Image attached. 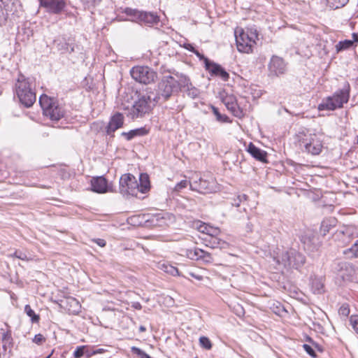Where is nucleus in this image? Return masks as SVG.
<instances>
[{"label":"nucleus","instance_id":"obj_1","mask_svg":"<svg viewBox=\"0 0 358 358\" xmlns=\"http://www.w3.org/2000/svg\"><path fill=\"white\" fill-rule=\"evenodd\" d=\"M274 262L279 266L286 269H299L306 262L305 256L294 249H289L278 252L273 257Z\"/></svg>","mask_w":358,"mask_h":358},{"label":"nucleus","instance_id":"obj_2","mask_svg":"<svg viewBox=\"0 0 358 358\" xmlns=\"http://www.w3.org/2000/svg\"><path fill=\"white\" fill-rule=\"evenodd\" d=\"M15 92L20 102L25 107H31L36 99V93L32 89L29 78L20 75L15 83Z\"/></svg>","mask_w":358,"mask_h":358},{"label":"nucleus","instance_id":"obj_3","mask_svg":"<svg viewBox=\"0 0 358 358\" xmlns=\"http://www.w3.org/2000/svg\"><path fill=\"white\" fill-rule=\"evenodd\" d=\"M349 97L350 85L345 83L342 89L336 91L332 96L323 99L318 106V110H334L336 108H342L343 104L348 101Z\"/></svg>","mask_w":358,"mask_h":358},{"label":"nucleus","instance_id":"obj_4","mask_svg":"<svg viewBox=\"0 0 358 358\" xmlns=\"http://www.w3.org/2000/svg\"><path fill=\"white\" fill-rule=\"evenodd\" d=\"M177 90V80L171 76H164L158 84L156 94L152 96V105L165 102Z\"/></svg>","mask_w":358,"mask_h":358},{"label":"nucleus","instance_id":"obj_5","mask_svg":"<svg viewBox=\"0 0 358 358\" xmlns=\"http://www.w3.org/2000/svg\"><path fill=\"white\" fill-rule=\"evenodd\" d=\"M39 103L43 109V115L52 121H58L64 115L63 108L52 98L46 94L39 97Z\"/></svg>","mask_w":358,"mask_h":358},{"label":"nucleus","instance_id":"obj_6","mask_svg":"<svg viewBox=\"0 0 358 358\" xmlns=\"http://www.w3.org/2000/svg\"><path fill=\"white\" fill-rule=\"evenodd\" d=\"M299 143L302 152L311 155H318L323 148L322 141L315 134L299 136Z\"/></svg>","mask_w":358,"mask_h":358},{"label":"nucleus","instance_id":"obj_7","mask_svg":"<svg viewBox=\"0 0 358 358\" xmlns=\"http://www.w3.org/2000/svg\"><path fill=\"white\" fill-rule=\"evenodd\" d=\"M152 95H143L134 101L131 108L129 110L127 116L135 120L143 117L149 114L152 109Z\"/></svg>","mask_w":358,"mask_h":358},{"label":"nucleus","instance_id":"obj_8","mask_svg":"<svg viewBox=\"0 0 358 358\" xmlns=\"http://www.w3.org/2000/svg\"><path fill=\"white\" fill-rule=\"evenodd\" d=\"M237 49L241 52L250 53L252 52L253 45L256 43L258 36L255 32H245L241 30L238 35L235 31Z\"/></svg>","mask_w":358,"mask_h":358},{"label":"nucleus","instance_id":"obj_9","mask_svg":"<svg viewBox=\"0 0 358 358\" xmlns=\"http://www.w3.org/2000/svg\"><path fill=\"white\" fill-rule=\"evenodd\" d=\"M130 73L136 81L145 85L154 82L157 77V74L154 70L144 66H134L131 69Z\"/></svg>","mask_w":358,"mask_h":358},{"label":"nucleus","instance_id":"obj_10","mask_svg":"<svg viewBox=\"0 0 358 358\" xmlns=\"http://www.w3.org/2000/svg\"><path fill=\"white\" fill-rule=\"evenodd\" d=\"M190 189L193 191H196L201 194H210L216 192L217 189L215 180L210 177L204 178L202 177H196L189 183Z\"/></svg>","mask_w":358,"mask_h":358},{"label":"nucleus","instance_id":"obj_11","mask_svg":"<svg viewBox=\"0 0 358 358\" xmlns=\"http://www.w3.org/2000/svg\"><path fill=\"white\" fill-rule=\"evenodd\" d=\"M120 192L123 196L138 195V181L131 173L123 174L120 179Z\"/></svg>","mask_w":358,"mask_h":358},{"label":"nucleus","instance_id":"obj_12","mask_svg":"<svg viewBox=\"0 0 358 358\" xmlns=\"http://www.w3.org/2000/svg\"><path fill=\"white\" fill-rule=\"evenodd\" d=\"M39 5L49 14L59 15L66 6L64 0H38Z\"/></svg>","mask_w":358,"mask_h":358},{"label":"nucleus","instance_id":"obj_13","mask_svg":"<svg viewBox=\"0 0 358 358\" xmlns=\"http://www.w3.org/2000/svg\"><path fill=\"white\" fill-rule=\"evenodd\" d=\"M124 116L122 113L117 112L110 118V120L106 127V133L107 135L113 137L114 133L118 129L122 127L124 124Z\"/></svg>","mask_w":358,"mask_h":358},{"label":"nucleus","instance_id":"obj_14","mask_svg":"<svg viewBox=\"0 0 358 358\" xmlns=\"http://www.w3.org/2000/svg\"><path fill=\"white\" fill-rule=\"evenodd\" d=\"M271 75L278 76L286 71V64L282 58L273 55L268 65Z\"/></svg>","mask_w":358,"mask_h":358},{"label":"nucleus","instance_id":"obj_15","mask_svg":"<svg viewBox=\"0 0 358 358\" xmlns=\"http://www.w3.org/2000/svg\"><path fill=\"white\" fill-rule=\"evenodd\" d=\"M206 70L209 72L210 76L220 77L224 81H227L229 78V74L221 65L209 59L206 61Z\"/></svg>","mask_w":358,"mask_h":358},{"label":"nucleus","instance_id":"obj_16","mask_svg":"<svg viewBox=\"0 0 358 358\" xmlns=\"http://www.w3.org/2000/svg\"><path fill=\"white\" fill-rule=\"evenodd\" d=\"M1 344L0 358H10L12 355L13 338L9 332L3 334Z\"/></svg>","mask_w":358,"mask_h":358},{"label":"nucleus","instance_id":"obj_17","mask_svg":"<svg viewBox=\"0 0 358 358\" xmlns=\"http://www.w3.org/2000/svg\"><path fill=\"white\" fill-rule=\"evenodd\" d=\"M186 256L192 260L201 259L206 262H211L213 261V257L209 252L198 248L187 249L186 250Z\"/></svg>","mask_w":358,"mask_h":358},{"label":"nucleus","instance_id":"obj_18","mask_svg":"<svg viewBox=\"0 0 358 358\" xmlns=\"http://www.w3.org/2000/svg\"><path fill=\"white\" fill-rule=\"evenodd\" d=\"M54 44L61 54L74 52V44L69 43V40L63 36L57 37L54 40Z\"/></svg>","mask_w":358,"mask_h":358},{"label":"nucleus","instance_id":"obj_19","mask_svg":"<svg viewBox=\"0 0 358 358\" xmlns=\"http://www.w3.org/2000/svg\"><path fill=\"white\" fill-rule=\"evenodd\" d=\"M92 190L94 192L103 194L109 191L106 179L103 176L93 178L91 180Z\"/></svg>","mask_w":358,"mask_h":358},{"label":"nucleus","instance_id":"obj_20","mask_svg":"<svg viewBox=\"0 0 358 358\" xmlns=\"http://www.w3.org/2000/svg\"><path fill=\"white\" fill-rule=\"evenodd\" d=\"M247 151L250 153V155L254 157L255 159L262 162H266L267 159V152L257 146H255L252 143H250Z\"/></svg>","mask_w":358,"mask_h":358},{"label":"nucleus","instance_id":"obj_21","mask_svg":"<svg viewBox=\"0 0 358 358\" xmlns=\"http://www.w3.org/2000/svg\"><path fill=\"white\" fill-rule=\"evenodd\" d=\"M224 104L227 108L236 117L241 118L243 117V110L238 106L233 97L227 98L224 100Z\"/></svg>","mask_w":358,"mask_h":358},{"label":"nucleus","instance_id":"obj_22","mask_svg":"<svg viewBox=\"0 0 358 358\" xmlns=\"http://www.w3.org/2000/svg\"><path fill=\"white\" fill-rule=\"evenodd\" d=\"M134 15L138 16L141 21L146 24H157L159 21L158 16L153 13L134 10Z\"/></svg>","mask_w":358,"mask_h":358},{"label":"nucleus","instance_id":"obj_23","mask_svg":"<svg viewBox=\"0 0 358 358\" xmlns=\"http://www.w3.org/2000/svg\"><path fill=\"white\" fill-rule=\"evenodd\" d=\"M337 223V220L335 217H327L323 220L320 227V234L322 236H326L330 230L335 227Z\"/></svg>","mask_w":358,"mask_h":358},{"label":"nucleus","instance_id":"obj_24","mask_svg":"<svg viewBox=\"0 0 358 358\" xmlns=\"http://www.w3.org/2000/svg\"><path fill=\"white\" fill-rule=\"evenodd\" d=\"M150 189L149 176L147 173H141L138 182V193H146Z\"/></svg>","mask_w":358,"mask_h":358},{"label":"nucleus","instance_id":"obj_25","mask_svg":"<svg viewBox=\"0 0 358 358\" xmlns=\"http://www.w3.org/2000/svg\"><path fill=\"white\" fill-rule=\"evenodd\" d=\"M207 242L206 245L211 248H227L228 243L224 240L218 238V236H214L209 238L208 240L206 239Z\"/></svg>","mask_w":358,"mask_h":358},{"label":"nucleus","instance_id":"obj_26","mask_svg":"<svg viewBox=\"0 0 358 358\" xmlns=\"http://www.w3.org/2000/svg\"><path fill=\"white\" fill-rule=\"evenodd\" d=\"M66 308L69 313L78 314L80 311V305L79 301L73 297L66 299Z\"/></svg>","mask_w":358,"mask_h":358},{"label":"nucleus","instance_id":"obj_27","mask_svg":"<svg viewBox=\"0 0 358 358\" xmlns=\"http://www.w3.org/2000/svg\"><path fill=\"white\" fill-rule=\"evenodd\" d=\"M148 130L145 127L131 130L128 132H122V136H124L127 141H131L136 136H142L148 134Z\"/></svg>","mask_w":358,"mask_h":358},{"label":"nucleus","instance_id":"obj_28","mask_svg":"<svg viewBox=\"0 0 358 358\" xmlns=\"http://www.w3.org/2000/svg\"><path fill=\"white\" fill-rule=\"evenodd\" d=\"M198 229L201 232L208 235L210 238L214 236H219L221 232L219 228L213 227L204 223L201 224Z\"/></svg>","mask_w":358,"mask_h":358},{"label":"nucleus","instance_id":"obj_29","mask_svg":"<svg viewBox=\"0 0 358 358\" xmlns=\"http://www.w3.org/2000/svg\"><path fill=\"white\" fill-rule=\"evenodd\" d=\"M311 287L315 294H321L323 291V282L322 278L316 276L310 278Z\"/></svg>","mask_w":358,"mask_h":358},{"label":"nucleus","instance_id":"obj_30","mask_svg":"<svg viewBox=\"0 0 358 358\" xmlns=\"http://www.w3.org/2000/svg\"><path fill=\"white\" fill-rule=\"evenodd\" d=\"M159 268L165 273H169L171 275H179V271L178 268L168 263L160 264Z\"/></svg>","mask_w":358,"mask_h":358},{"label":"nucleus","instance_id":"obj_31","mask_svg":"<svg viewBox=\"0 0 358 358\" xmlns=\"http://www.w3.org/2000/svg\"><path fill=\"white\" fill-rule=\"evenodd\" d=\"M343 254L349 258H356L358 257V239L352 245L343 251Z\"/></svg>","mask_w":358,"mask_h":358},{"label":"nucleus","instance_id":"obj_32","mask_svg":"<svg viewBox=\"0 0 358 358\" xmlns=\"http://www.w3.org/2000/svg\"><path fill=\"white\" fill-rule=\"evenodd\" d=\"M212 111L213 114L216 117L217 121L222 122V123H230L231 122V120H230L229 117L227 116L226 115H222L219 112V110L217 108L212 106Z\"/></svg>","mask_w":358,"mask_h":358},{"label":"nucleus","instance_id":"obj_33","mask_svg":"<svg viewBox=\"0 0 358 358\" xmlns=\"http://www.w3.org/2000/svg\"><path fill=\"white\" fill-rule=\"evenodd\" d=\"M352 45L353 41L351 40L341 41L336 45V50L339 52L350 48Z\"/></svg>","mask_w":358,"mask_h":358},{"label":"nucleus","instance_id":"obj_34","mask_svg":"<svg viewBox=\"0 0 358 358\" xmlns=\"http://www.w3.org/2000/svg\"><path fill=\"white\" fill-rule=\"evenodd\" d=\"M349 0H327V5L332 9H338L343 7Z\"/></svg>","mask_w":358,"mask_h":358},{"label":"nucleus","instance_id":"obj_35","mask_svg":"<svg viewBox=\"0 0 358 358\" xmlns=\"http://www.w3.org/2000/svg\"><path fill=\"white\" fill-rule=\"evenodd\" d=\"M24 312L27 315L31 318V320L33 323L38 322L40 320V317L38 315H36L34 310L31 309L29 305H26L24 307Z\"/></svg>","mask_w":358,"mask_h":358},{"label":"nucleus","instance_id":"obj_36","mask_svg":"<svg viewBox=\"0 0 358 358\" xmlns=\"http://www.w3.org/2000/svg\"><path fill=\"white\" fill-rule=\"evenodd\" d=\"M188 96L192 99H195L199 96L200 91L199 89L193 86L192 84H189V86L185 90Z\"/></svg>","mask_w":358,"mask_h":358},{"label":"nucleus","instance_id":"obj_37","mask_svg":"<svg viewBox=\"0 0 358 358\" xmlns=\"http://www.w3.org/2000/svg\"><path fill=\"white\" fill-rule=\"evenodd\" d=\"M178 87H180L181 88H183L185 90L188 86L189 84H192L189 78L187 77L186 76H180L179 78V80H178Z\"/></svg>","mask_w":358,"mask_h":358},{"label":"nucleus","instance_id":"obj_38","mask_svg":"<svg viewBox=\"0 0 358 358\" xmlns=\"http://www.w3.org/2000/svg\"><path fill=\"white\" fill-rule=\"evenodd\" d=\"M199 343L200 345L206 350H210L212 348L211 341L206 336H201L199 338Z\"/></svg>","mask_w":358,"mask_h":358},{"label":"nucleus","instance_id":"obj_39","mask_svg":"<svg viewBox=\"0 0 358 358\" xmlns=\"http://www.w3.org/2000/svg\"><path fill=\"white\" fill-rule=\"evenodd\" d=\"M131 352L140 358H151L149 355L137 347H132Z\"/></svg>","mask_w":358,"mask_h":358},{"label":"nucleus","instance_id":"obj_40","mask_svg":"<svg viewBox=\"0 0 358 358\" xmlns=\"http://www.w3.org/2000/svg\"><path fill=\"white\" fill-rule=\"evenodd\" d=\"M85 350L86 345L78 346L73 352V357L75 358H81L83 356L85 355Z\"/></svg>","mask_w":358,"mask_h":358},{"label":"nucleus","instance_id":"obj_41","mask_svg":"<svg viewBox=\"0 0 358 358\" xmlns=\"http://www.w3.org/2000/svg\"><path fill=\"white\" fill-rule=\"evenodd\" d=\"M338 313L340 315L343 317H347L350 314V307L348 303H343L341 305L338 310Z\"/></svg>","mask_w":358,"mask_h":358},{"label":"nucleus","instance_id":"obj_42","mask_svg":"<svg viewBox=\"0 0 358 358\" xmlns=\"http://www.w3.org/2000/svg\"><path fill=\"white\" fill-rule=\"evenodd\" d=\"M10 257H15L24 261H29L30 259L27 257L25 252L21 250H16Z\"/></svg>","mask_w":358,"mask_h":358},{"label":"nucleus","instance_id":"obj_43","mask_svg":"<svg viewBox=\"0 0 358 358\" xmlns=\"http://www.w3.org/2000/svg\"><path fill=\"white\" fill-rule=\"evenodd\" d=\"M191 182H189L188 180H181L180 182H178L175 187H174V190L176 191V192H180L181 189L187 187V186L188 185H189Z\"/></svg>","mask_w":358,"mask_h":358},{"label":"nucleus","instance_id":"obj_44","mask_svg":"<svg viewBox=\"0 0 358 358\" xmlns=\"http://www.w3.org/2000/svg\"><path fill=\"white\" fill-rule=\"evenodd\" d=\"M191 47V49L189 50L193 52L200 60H203L204 62V65L206 66V61L208 59L203 54L200 53L197 50H196L192 45H189Z\"/></svg>","mask_w":358,"mask_h":358},{"label":"nucleus","instance_id":"obj_45","mask_svg":"<svg viewBox=\"0 0 358 358\" xmlns=\"http://www.w3.org/2000/svg\"><path fill=\"white\" fill-rule=\"evenodd\" d=\"M350 322L355 331L358 334V315H352Z\"/></svg>","mask_w":358,"mask_h":358},{"label":"nucleus","instance_id":"obj_46","mask_svg":"<svg viewBox=\"0 0 358 358\" xmlns=\"http://www.w3.org/2000/svg\"><path fill=\"white\" fill-rule=\"evenodd\" d=\"M303 348L304 349V350L311 357H316V354H315V352L314 351V350L313 349V348L308 345V344H304L303 345Z\"/></svg>","mask_w":358,"mask_h":358},{"label":"nucleus","instance_id":"obj_47","mask_svg":"<svg viewBox=\"0 0 358 358\" xmlns=\"http://www.w3.org/2000/svg\"><path fill=\"white\" fill-rule=\"evenodd\" d=\"M45 337L41 334L35 335V336L33 339V342L38 345L42 344L43 342H45Z\"/></svg>","mask_w":358,"mask_h":358},{"label":"nucleus","instance_id":"obj_48","mask_svg":"<svg viewBox=\"0 0 358 358\" xmlns=\"http://www.w3.org/2000/svg\"><path fill=\"white\" fill-rule=\"evenodd\" d=\"M85 355L86 356V358H90L93 355H95L94 354V349L92 347L86 345V350Z\"/></svg>","mask_w":358,"mask_h":358},{"label":"nucleus","instance_id":"obj_49","mask_svg":"<svg viewBox=\"0 0 358 358\" xmlns=\"http://www.w3.org/2000/svg\"><path fill=\"white\" fill-rule=\"evenodd\" d=\"M83 3H85L87 5H88L89 6H95L96 4L100 3L101 1V0H80Z\"/></svg>","mask_w":358,"mask_h":358},{"label":"nucleus","instance_id":"obj_50","mask_svg":"<svg viewBox=\"0 0 358 358\" xmlns=\"http://www.w3.org/2000/svg\"><path fill=\"white\" fill-rule=\"evenodd\" d=\"M241 202H242L241 197L237 196L236 198L233 199V201H231V205L233 206L239 207Z\"/></svg>","mask_w":358,"mask_h":358},{"label":"nucleus","instance_id":"obj_51","mask_svg":"<svg viewBox=\"0 0 358 358\" xmlns=\"http://www.w3.org/2000/svg\"><path fill=\"white\" fill-rule=\"evenodd\" d=\"M94 241L100 247H104L106 244V241L101 238L94 239Z\"/></svg>","mask_w":358,"mask_h":358},{"label":"nucleus","instance_id":"obj_52","mask_svg":"<svg viewBox=\"0 0 358 358\" xmlns=\"http://www.w3.org/2000/svg\"><path fill=\"white\" fill-rule=\"evenodd\" d=\"M300 240L303 243V244H307V243H309L310 242V238L309 237H307V236H301L300 237Z\"/></svg>","mask_w":358,"mask_h":358},{"label":"nucleus","instance_id":"obj_53","mask_svg":"<svg viewBox=\"0 0 358 358\" xmlns=\"http://www.w3.org/2000/svg\"><path fill=\"white\" fill-rule=\"evenodd\" d=\"M189 275H190L192 277H193V278H196V280H203V276H202V275H196V274H194V273H189Z\"/></svg>","mask_w":358,"mask_h":358},{"label":"nucleus","instance_id":"obj_54","mask_svg":"<svg viewBox=\"0 0 358 358\" xmlns=\"http://www.w3.org/2000/svg\"><path fill=\"white\" fill-rule=\"evenodd\" d=\"M352 41H353V43H357L358 42V34L357 33H353L352 34Z\"/></svg>","mask_w":358,"mask_h":358},{"label":"nucleus","instance_id":"obj_55","mask_svg":"<svg viewBox=\"0 0 358 358\" xmlns=\"http://www.w3.org/2000/svg\"><path fill=\"white\" fill-rule=\"evenodd\" d=\"M104 352H106V350H104L103 348L94 349V354L95 355L101 354V353H103Z\"/></svg>","mask_w":358,"mask_h":358},{"label":"nucleus","instance_id":"obj_56","mask_svg":"<svg viewBox=\"0 0 358 358\" xmlns=\"http://www.w3.org/2000/svg\"><path fill=\"white\" fill-rule=\"evenodd\" d=\"M238 197H241V201H246L248 199V196L246 194L238 195Z\"/></svg>","mask_w":358,"mask_h":358},{"label":"nucleus","instance_id":"obj_57","mask_svg":"<svg viewBox=\"0 0 358 358\" xmlns=\"http://www.w3.org/2000/svg\"><path fill=\"white\" fill-rule=\"evenodd\" d=\"M133 307H134L136 309H141V306L139 303H136Z\"/></svg>","mask_w":358,"mask_h":358},{"label":"nucleus","instance_id":"obj_58","mask_svg":"<svg viewBox=\"0 0 358 358\" xmlns=\"http://www.w3.org/2000/svg\"><path fill=\"white\" fill-rule=\"evenodd\" d=\"M146 331V328L144 326H140L139 327V331L140 332H144Z\"/></svg>","mask_w":358,"mask_h":358},{"label":"nucleus","instance_id":"obj_59","mask_svg":"<svg viewBox=\"0 0 358 358\" xmlns=\"http://www.w3.org/2000/svg\"><path fill=\"white\" fill-rule=\"evenodd\" d=\"M189 44H187V46H185V48L189 50V49H191V47L189 45Z\"/></svg>","mask_w":358,"mask_h":358},{"label":"nucleus","instance_id":"obj_60","mask_svg":"<svg viewBox=\"0 0 358 358\" xmlns=\"http://www.w3.org/2000/svg\"><path fill=\"white\" fill-rule=\"evenodd\" d=\"M343 264L342 268H343V266H345V268H347V267H348V266L346 263H343V264Z\"/></svg>","mask_w":358,"mask_h":358},{"label":"nucleus","instance_id":"obj_61","mask_svg":"<svg viewBox=\"0 0 358 358\" xmlns=\"http://www.w3.org/2000/svg\"><path fill=\"white\" fill-rule=\"evenodd\" d=\"M52 355V352L51 354H50L48 356H47L45 358H50Z\"/></svg>","mask_w":358,"mask_h":358},{"label":"nucleus","instance_id":"obj_62","mask_svg":"<svg viewBox=\"0 0 358 358\" xmlns=\"http://www.w3.org/2000/svg\"><path fill=\"white\" fill-rule=\"evenodd\" d=\"M357 143L358 144V136L357 137Z\"/></svg>","mask_w":358,"mask_h":358},{"label":"nucleus","instance_id":"obj_63","mask_svg":"<svg viewBox=\"0 0 358 358\" xmlns=\"http://www.w3.org/2000/svg\"><path fill=\"white\" fill-rule=\"evenodd\" d=\"M194 358H197V357H194Z\"/></svg>","mask_w":358,"mask_h":358}]
</instances>
